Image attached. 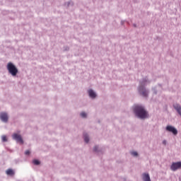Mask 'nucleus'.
I'll use <instances>...</instances> for the list:
<instances>
[{"mask_svg":"<svg viewBox=\"0 0 181 181\" xmlns=\"http://www.w3.org/2000/svg\"><path fill=\"white\" fill-rule=\"evenodd\" d=\"M132 155H133V156H136L138 155V153L136 151H132Z\"/></svg>","mask_w":181,"mask_h":181,"instance_id":"2eb2a0df","label":"nucleus"},{"mask_svg":"<svg viewBox=\"0 0 181 181\" xmlns=\"http://www.w3.org/2000/svg\"><path fill=\"white\" fill-rule=\"evenodd\" d=\"M134 112L136 117H138V118H141V119L148 118V112H146L145 108L141 105H136L134 108Z\"/></svg>","mask_w":181,"mask_h":181,"instance_id":"f257e3e1","label":"nucleus"},{"mask_svg":"<svg viewBox=\"0 0 181 181\" xmlns=\"http://www.w3.org/2000/svg\"><path fill=\"white\" fill-rule=\"evenodd\" d=\"M174 108L176 110V111L178 112V114L181 116V107L180 105H174Z\"/></svg>","mask_w":181,"mask_h":181,"instance_id":"1a4fd4ad","label":"nucleus"},{"mask_svg":"<svg viewBox=\"0 0 181 181\" xmlns=\"http://www.w3.org/2000/svg\"><path fill=\"white\" fill-rule=\"evenodd\" d=\"M25 155H30V151L29 150L25 151Z\"/></svg>","mask_w":181,"mask_h":181,"instance_id":"dca6fc26","label":"nucleus"},{"mask_svg":"<svg viewBox=\"0 0 181 181\" xmlns=\"http://www.w3.org/2000/svg\"><path fill=\"white\" fill-rule=\"evenodd\" d=\"M166 131H168V132H172L173 135H177V129L172 126H167Z\"/></svg>","mask_w":181,"mask_h":181,"instance_id":"423d86ee","label":"nucleus"},{"mask_svg":"<svg viewBox=\"0 0 181 181\" xmlns=\"http://www.w3.org/2000/svg\"><path fill=\"white\" fill-rule=\"evenodd\" d=\"M0 119L1 121H3V122H8V114L6 112H1L0 114Z\"/></svg>","mask_w":181,"mask_h":181,"instance_id":"0eeeda50","label":"nucleus"},{"mask_svg":"<svg viewBox=\"0 0 181 181\" xmlns=\"http://www.w3.org/2000/svg\"><path fill=\"white\" fill-rule=\"evenodd\" d=\"M1 139H2L3 142H6V141H8L6 136H5V135L1 136Z\"/></svg>","mask_w":181,"mask_h":181,"instance_id":"ddd939ff","label":"nucleus"},{"mask_svg":"<svg viewBox=\"0 0 181 181\" xmlns=\"http://www.w3.org/2000/svg\"><path fill=\"white\" fill-rule=\"evenodd\" d=\"M84 141L86 142V144H88V141H90V139H88V135L84 134Z\"/></svg>","mask_w":181,"mask_h":181,"instance_id":"9b49d317","label":"nucleus"},{"mask_svg":"<svg viewBox=\"0 0 181 181\" xmlns=\"http://www.w3.org/2000/svg\"><path fill=\"white\" fill-rule=\"evenodd\" d=\"M81 117H82V118H86L87 117V113L86 112H82L81 113Z\"/></svg>","mask_w":181,"mask_h":181,"instance_id":"f8f14e48","label":"nucleus"},{"mask_svg":"<svg viewBox=\"0 0 181 181\" xmlns=\"http://www.w3.org/2000/svg\"><path fill=\"white\" fill-rule=\"evenodd\" d=\"M88 95L90 97V98H95V97H97L95 92L91 89L88 90Z\"/></svg>","mask_w":181,"mask_h":181,"instance_id":"6e6552de","label":"nucleus"},{"mask_svg":"<svg viewBox=\"0 0 181 181\" xmlns=\"http://www.w3.org/2000/svg\"><path fill=\"white\" fill-rule=\"evenodd\" d=\"M163 145H166V140H164V141H163Z\"/></svg>","mask_w":181,"mask_h":181,"instance_id":"a211bd4d","label":"nucleus"},{"mask_svg":"<svg viewBox=\"0 0 181 181\" xmlns=\"http://www.w3.org/2000/svg\"><path fill=\"white\" fill-rule=\"evenodd\" d=\"M12 138H13V139L16 141V142H18L21 145H23V139H22V136H21V134H18L16 133H14L12 135Z\"/></svg>","mask_w":181,"mask_h":181,"instance_id":"7ed1b4c3","label":"nucleus"},{"mask_svg":"<svg viewBox=\"0 0 181 181\" xmlns=\"http://www.w3.org/2000/svg\"><path fill=\"white\" fill-rule=\"evenodd\" d=\"M6 175H8L10 176H13V175H15V173L13 172V170L8 169L6 170Z\"/></svg>","mask_w":181,"mask_h":181,"instance_id":"9d476101","label":"nucleus"},{"mask_svg":"<svg viewBox=\"0 0 181 181\" xmlns=\"http://www.w3.org/2000/svg\"><path fill=\"white\" fill-rule=\"evenodd\" d=\"M33 163H34V165H40V162L37 160H34Z\"/></svg>","mask_w":181,"mask_h":181,"instance_id":"4468645a","label":"nucleus"},{"mask_svg":"<svg viewBox=\"0 0 181 181\" xmlns=\"http://www.w3.org/2000/svg\"><path fill=\"white\" fill-rule=\"evenodd\" d=\"M139 93H140V94L143 95V97H148V90H146L144 86H140L139 88Z\"/></svg>","mask_w":181,"mask_h":181,"instance_id":"39448f33","label":"nucleus"},{"mask_svg":"<svg viewBox=\"0 0 181 181\" xmlns=\"http://www.w3.org/2000/svg\"><path fill=\"white\" fill-rule=\"evenodd\" d=\"M97 149H98V147L97 146H95L93 150L95 151V152H97Z\"/></svg>","mask_w":181,"mask_h":181,"instance_id":"f3484780","label":"nucleus"},{"mask_svg":"<svg viewBox=\"0 0 181 181\" xmlns=\"http://www.w3.org/2000/svg\"><path fill=\"white\" fill-rule=\"evenodd\" d=\"M180 168L181 162L173 163V164L170 166V169L173 172H176V170H177V169H180Z\"/></svg>","mask_w":181,"mask_h":181,"instance_id":"20e7f679","label":"nucleus"},{"mask_svg":"<svg viewBox=\"0 0 181 181\" xmlns=\"http://www.w3.org/2000/svg\"><path fill=\"white\" fill-rule=\"evenodd\" d=\"M7 70L8 73L13 76V77H15V76H16V74L18 73V68H16V66L12 62H8L7 64Z\"/></svg>","mask_w":181,"mask_h":181,"instance_id":"f03ea898","label":"nucleus"}]
</instances>
